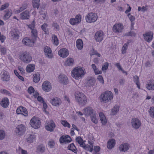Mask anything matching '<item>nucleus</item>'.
Segmentation results:
<instances>
[{
    "instance_id": "nucleus-1",
    "label": "nucleus",
    "mask_w": 154,
    "mask_h": 154,
    "mask_svg": "<svg viewBox=\"0 0 154 154\" xmlns=\"http://www.w3.org/2000/svg\"><path fill=\"white\" fill-rule=\"evenodd\" d=\"M75 100L80 105L84 106L87 102V98L83 93L76 92L75 94Z\"/></svg>"
},
{
    "instance_id": "nucleus-2",
    "label": "nucleus",
    "mask_w": 154,
    "mask_h": 154,
    "mask_svg": "<svg viewBox=\"0 0 154 154\" xmlns=\"http://www.w3.org/2000/svg\"><path fill=\"white\" fill-rule=\"evenodd\" d=\"M19 58L23 63H29L32 60L31 55L26 51H22L20 53Z\"/></svg>"
},
{
    "instance_id": "nucleus-3",
    "label": "nucleus",
    "mask_w": 154,
    "mask_h": 154,
    "mask_svg": "<svg viewBox=\"0 0 154 154\" xmlns=\"http://www.w3.org/2000/svg\"><path fill=\"white\" fill-rule=\"evenodd\" d=\"M113 95L112 93L109 91H106L102 93L100 96V101L101 102L106 103L112 99Z\"/></svg>"
},
{
    "instance_id": "nucleus-4",
    "label": "nucleus",
    "mask_w": 154,
    "mask_h": 154,
    "mask_svg": "<svg viewBox=\"0 0 154 154\" xmlns=\"http://www.w3.org/2000/svg\"><path fill=\"white\" fill-rule=\"evenodd\" d=\"M84 74V71L81 68L75 67L72 71V75L76 79H80Z\"/></svg>"
},
{
    "instance_id": "nucleus-5",
    "label": "nucleus",
    "mask_w": 154,
    "mask_h": 154,
    "mask_svg": "<svg viewBox=\"0 0 154 154\" xmlns=\"http://www.w3.org/2000/svg\"><path fill=\"white\" fill-rule=\"evenodd\" d=\"M30 124L32 127L35 129H37L40 128L41 122L39 118L34 117L30 120Z\"/></svg>"
},
{
    "instance_id": "nucleus-6",
    "label": "nucleus",
    "mask_w": 154,
    "mask_h": 154,
    "mask_svg": "<svg viewBox=\"0 0 154 154\" xmlns=\"http://www.w3.org/2000/svg\"><path fill=\"white\" fill-rule=\"evenodd\" d=\"M98 18L95 13L90 12L85 17V19L87 22L91 23L94 22L97 20Z\"/></svg>"
},
{
    "instance_id": "nucleus-7",
    "label": "nucleus",
    "mask_w": 154,
    "mask_h": 154,
    "mask_svg": "<svg viewBox=\"0 0 154 154\" xmlns=\"http://www.w3.org/2000/svg\"><path fill=\"white\" fill-rule=\"evenodd\" d=\"M141 120L137 118L134 117L131 120V125L133 128L137 129L140 128L141 125Z\"/></svg>"
},
{
    "instance_id": "nucleus-8",
    "label": "nucleus",
    "mask_w": 154,
    "mask_h": 154,
    "mask_svg": "<svg viewBox=\"0 0 154 154\" xmlns=\"http://www.w3.org/2000/svg\"><path fill=\"white\" fill-rule=\"evenodd\" d=\"M94 143V140H93V139H92V140L89 139L88 141V144H87L86 145L85 143L82 147L86 151H89L90 152H92L93 150Z\"/></svg>"
},
{
    "instance_id": "nucleus-9",
    "label": "nucleus",
    "mask_w": 154,
    "mask_h": 154,
    "mask_svg": "<svg viewBox=\"0 0 154 154\" xmlns=\"http://www.w3.org/2000/svg\"><path fill=\"white\" fill-rule=\"evenodd\" d=\"M26 127L23 124H20L17 126L15 129V133L18 136L23 135L26 131Z\"/></svg>"
},
{
    "instance_id": "nucleus-10",
    "label": "nucleus",
    "mask_w": 154,
    "mask_h": 154,
    "mask_svg": "<svg viewBox=\"0 0 154 154\" xmlns=\"http://www.w3.org/2000/svg\"><path fill=\"white\" fill-rule=\"evenodd\" d=\"M124 26L121 23L116 24L113 26L112 29L113 32L116 33H119L122 32Z\"/></svg>"
},
{
    "instance_id": "nucleus-11",
    "label": "nucleus",
    "mask_w": 154,
    "mask_h": 154,
    "mask_svg": "<svg viewBox=\"0 0 154 154\" xmlns=\"http://www.w3.org/2000/svg\"><path fill=\"white\" fill-rule=\"evenodd\" d=\"M82 16L81 15H77L75 18H71L69 20V23L72 25H76L81 21Z\"/></svg>"
},
{
    "instance_id": "nucleus-12",
    "label": "nucleus",
    "mask_w": 154,
    "mask_h": 154,
    "mask_svg": "<svg viewBox=\"0 0 154 154\" xmlns=\"http://www.w3.org/2000/svg\"><path fill=\"white\" fill-rule=\"evenodd\" d=\"M47 125H45V128L48 131L53 132L56 127V125L53 120H51L48 122Z\"/></svg>"
},
{
    "instance_id": "nucleus-13",
    "label": "nucleus",
    "mask_w": 154,
    "mask_h": 154,
    "mask_svg": "<svg viewBox=\"0 0 154 154\" xmlns=\"http://www.w3.org/2000/svg\"><path fill=\"white\" fill-rule=\"evenodd\" d=\"M16 113L17 114H21L25 117L28 116V111L27 109L22 106L17 108L16 110Z\"/></svg>"
},
{
    "instance_id": "nucleus-14",
    "label": "nucleus",
    "mask_w": 154,
    "mask_h": 154,
    "mask_svg": "<svg viewBox=\"0 0 154 154\" xmlns=\"http://www.w3.org/2000/svg\"><path fill=\"white\" fill-rule=\"evenodd\" d=\"M103 32L101 31L97 32L94 35V38L97 42H101L103 39Z\"/></svg>"
},
{
    "instance_id": "nucleus-15",
    "label": "nucleus",
    "mask_w": 154,
    "mask_h": 154,
    "mask_svg": "<svg viewBox=\"0 0 154 154\" xmlns=\"http://www.w3.org/2000/svg\"><path fill=\"white\" fill-rule=\"evenodd\" d=\"M83 113L86 116H91L95 113L93 108L91 107H87L83 110Z\"/></svg>"
},
{
    "instance_id": "nucleus-16",
    "label": "nucleus",
    "mask_w": 154,
    "mask_h": 154,
    "mask_svg": "<svg viewBox=\"0 0 154 154\" xmlns=\"http://www.w3.org/2000/svg\"><path fill=\"white\" fill-rule=\"evenodd\" d=\"M72 140L71 137L68 135H63L59 139V141L60 143H69Z\"/></svg>"
},
{
    "instance_id": "nucleus-17",
    "label": "nucleus",
    "mask_w": 154,
    "mask_h": 154,
    "mask_svg": "<svg viewBox=\"0 0 154 154\" xmlns=\"http://www.w3.org/2000/svg\"><path fill=\"white\" fill-rule=\"evenodd\" d=\"M30 15L29 11L28 10H26L20 14V18L23 20H28L29 19Z\"/></svg>"
},
{
    "instance_id": "nucleus-18",
    "label": "nucleus",
    "mask_w": 154,
    "mask_h": 154,
    "mask_svg": "<svg viewBox=\"0 0 154 154\" xmlns=\"http://www.w3.org/2000/svg\"><path fill=\"white\" fill-rule=\"evenodd\" d=\"M42 88L44 91L48 92L51 89V84L48 81H45L43 83Z\"/></svg>"
},
{
    "instance_id": "nucleus-19",
    "label": "nucleus",
    "mask_w": 154,
    "mask_h": 154,
    "mask_svg": "<svg viewBox=\"0 0 154 154\" xmlns=\"http://www.w3.org/2000/svg\"><path fill=\"white\" fill-rule=\"evenodd\" d=\"M153 34L151 32H146L143 34L144 39L146 42H150L152 39Z\"/></svg>"
},
{
    "instance_id": "nucleus-20",
    "label": "nucleus",
    "mask_w": 154,
    "mask_h": 154,
    "mask_svg": "<svg viewBox=\"0 0 154 154\" xmlns=\"http://www.w3.org/2000/svg\"><path fill=\"white\" fill-rule=\"evenodd\" d=\"M1 78L3 81L7 82L9 80L10 76L8 72L5 70H4L1 75Z\"/></svg>"
},
{
    "instance_id": "nucleus-21",
    "label": "nucleus",
    "mask_w": 154,
    "mask_h": 154,
    "mask_svg": "<svg viewBox=\"0 0 154 154\" xmlns=\"http://www.w3.org/2000/svg\"><path fill=\"white\" fill-rule=\"evenodd\" d=\"M22 42L23 44L28 46H32L34 44V41L28 37L24 38Z\"/></svg>"
},
{
    "instance_id": "nucleus-22",
    "label": "nucleus",
    "mask_w": 154,
    "mask_h": 154,
    "mask_svg": "<svg viewBox=\"0 0 154 154\" xmlns=\"http://www.w3.org/2000/svg\"><path fill=\"white\" fill-rule=\"evenodd\" d=\"M50 102L53 105L58 106L60 105L62 102L60 99L57 97H56L50 100Z\"/></svg>"
},
{
    "instance_id": "nucleus-23",
    "label": "nucleus",
    "mask_w": 154,
    "mask_h": 154,
    "mask_svg": "<svg viewBox=\"0 0 154 154\" xmlns=\"http://www.w3.org/2000/svg\"><path fill=\"white\" fill-rule=\"evenodd\" d=\"M59 55L62 57H66L69 55L68 50L66 48H62L60 49L58 52Z\"/></svg>"
},
{
    "instance_id": "nucleus-24",
    "label": "nucleus",
    "mask_w": 154,
    "mask_h": 154,
    "mask_svg": "<svg viewBox=\"0 0 154 154\" xmlns=\"http://www.w3.org/2000/svg\"><path fill=\"white\" fill-rule=\"evenodd\" d=\"M44 51L46 56L49 58L52 57V55L51 49L48 47L46 46L44 48Z\"/></svg>"
},
{
    "instance_id": "nucleus-25",
    "label": "nucleus",
    "mask_w": 154,
    "mask_h": 154,
    "mask_svg": "<svg viewBox=\"0 0 154 154\" xmlns=\"http://www.w3.org/2000/svg\"><path fill=\"white\" fill-rule=\"evenodd\" d=\"M59 79L60 82L64 84H66L68 82V79L66 76L64 74L59 75Z\"/></svg>"
},
{
    "instance_id": "nucleus-26",
    "label": "nucleus",
    "mask_w": 154,
    "mask_h": 154,
    "mask_svg": "<svg viewBox=\"0 0 154 154\" xmlns=\"http://www.w3.org/2000/svg\"><path fill=\"white\" fill-rule=\"evenodd\" d=\"M129 145L127 143L121 144L119 147V150L122 152H125L128 150L129 148Z\"/></svg>"
},
{
    "instance_id": "nucleus-27",
    "label": "nucleus",
    "mask_w": 154,
    "mask_h": 154,
    "mask_svg": "<svg viewBox=\"0 0 154 154\" xmlns=\"http://www.w3.org/2000/svg\"><path fill=\"white\" fill-rule=\"evenodd\" d=\"M0 104L2 107L4 108L7 107L9 105V101L7 97L2 99L0 102Z\"/></svg>"
},
{
    "instance_id": "nucleus-28",
    "label": "nucleus",
    "mask_w": 154,
    "mask_h": 154,
    "mask_svg": "<svg viewBox=\"0 0 154 154\" xmlns=\"http://www.w3.org/2000/svg\"><path fill=\"white\" fill-rule=\"evenodd\" d=\"M146 88L149 90H154V80L149 81L146 85Z\"/></svg>"
},
{
    "instance_id": "nucleus-29",
    "label": "nucleus",
    "mask_w": 154,
    "mask_h": 154,
    "mask_svg": "<svg viewBox=\"0 0 154 154\" xmlns=\"http://www.w3.org/2000/svg\"><path fill=\"white\" fill-rule=\"evenodd\" d=\"M31 36L33 40H36L38 37V32L35 28L31 30Z\"/></svg>"
},
{
    "instance_id": "nucleus-30",
    "label": "nucleus",
    "mask_w": 154,
    "mask_h": 154,
    "mask_svg": "<svg viewBox=\"0 0 154 154\" xmlns=\"http://www.w3.org/2000/svg\"><path fill=\"white\" fill-rule=\"evenodd\" d=\"M115 145V140L113 139H111L109 140L107 142V148L109 149L112 148Z\"/></svg>"
},
{
    "instance_id": "nucleus-31",
    "label": "nucleus",
    "mask_w": 154,
    "mask_h": 154,
    "mask_svg": "<svg viewBox=\"0 0 154 154\" xmlns=\"http://www.w3.org/2000/svg\"><path fill=\"white\" fill-rule=\"evenodd\" d=\"M6 13L3 17V19L5 20H6L12 15V11L10 9H8L5 11Z\"/></svg>"
},
{
    "instance_id": "nucleus-32",
    "label": "nucleus",
    "mask_w": 154,
    "mask_h": 154,
    "mask_svg": "<svg viewBox=\"0 0 154 154\" xmlns=\"http://www.w3.org/2000/svg\"><path fill=\"white\" fill-rule=\"evenodd\" d=\"M95 84V80L92 77H91L89 79L87 80L86 82L87 85L89 87H93Z\"/></svg>"
},
{
    "instance_id": "nucleus-33",
    "label": "nucleus",
    "mask_w": 154,
    "mask_h": 154,
    "mask_svg": "<svg viewBox=\"0 0 154 154\" xmlns=\"http://www.w3.org/2000/svg\"><path fill=\"white\" fill-rule=\"evenodd\" d=\"M99 115L102 124L105 125L107 122V120L103 112H100L99 113Z\"/></svg>"
},
{
    "instance_id": "nucleus-34",
    "label": "nucleus",
    "mask_w": 154,
    "mask_h": 154,
    "mask_svg": "<svg viewBox=\"0 0 154 154\" xmlns=\"http://www.w3.org/2000/svg\"><path fill=\"white\" fill-rule=\"evenodd\" d=\"M36 136L34 134L29 135L28 137L26 139V141L29 143H32L35 140Z\"/></svg>"
},
{
    "instance_id": "nucleus-35",
    "label": "nucleus",
    "mask_w": 154,
    "mask_h": 154,
    "mask_svg": "<svg viewBox=\"0 0 154 154\" xmlns=\"http://www.w3.org/2000/svg\"><path fill=\"white\" fill-rule=\"evenodd\" d=\"M76 45L77 48L79 50H81L83 46V44L82 40L79 39L76 41Z\"/></svg>"
},
{
    "instance_id": "nucleus-36",
    "label": "nucleus",
    "mask_w": 154,
    "mask_h": 154,
    "mask_svg": "<svg viewBox=\"0 0 154 154\" xmlns=\"http://www.w3.org/2000/svg\"><path fill=\"white\" fill-rule=\"evenodd\" d=\"M35 68V66L33 64H28L26 68V70L28 72H31L33 71Z\"/></svg>"
},
{
    "instance_id": "nucleus-37",
    "label": "nucleus",
    "mask_w": 154,
    "mask_h": 154,
    "mask_svg": "<svg viewBox=\"0 0 154 154\" xmlns=\"http://www.w3.org/2000/svg\"><path fill=\"white\" fill-rule=\"evenodd\" d=\"M52 41L53 44L56 46L58 45L59 44V41L57 36L55 35H52Z\"/></svg>"
},
{
    "instance_id": "nucleus-38",
    "label": "nucleus",
    "mask_w": 154,
    "mask_h": 154,
    "mask_svg": "<svg viewBox=\"0 0 154 154\" xmlns=\"http://www.w3.org/2000/svg\"><path fill=\"white\" fill-rule=\"evenodd\" d=\"M68 149L74 152L75 153H77V149L73 143H72L69 145L68 147Z\"/></svg>"
},
{
    "instance_id": "nucleus-39",
    "label": "nucleus",
    "mask_w": 154,
    "mask_h": 154,
    "mask_svg": "<svg viewBox=\"0 0 154 154\" xmlns=\"http://www.w3.org/2000/svg\"><path fill=\"white\" fill-rule=\"evenodd\" d=\"M74 63V60L72 58H67L65 61V64L66 66H71Z\"/></svg>"
},
{
    "instance_id": "nucleus-40",
    "label": "nucleus",
    "mask_w": 154,
    "mask_h": 154,
    "mask_svg": "<svg viewBox=\"0 0 154 154\" xmlns=\"http://www.w3.org/2000/svg\"><path fill=\"white\" fill-rule=\"evenodd\" d=\"M76 141L79 145L80 146L82 147L83 145L85 142V141H84L80 137H78L75 139Z\"/></svg>"
},
{
    "instance_id": "nucleus-41",
    "label": "nucleus",
    "mask_w": 154,
    "mask_h": 154,
    "mask_svg": "<svg viewBox=\"0 0 154 154\" xmlns=\"http://www.w3.org/2000/svg\"><path fill=\"white\" fill-rule=\"evenodd\" d=\"M48 26V24L45 23H44L41 26V29L45 34H48L49 33V31L47 28Z\"/></svg>"
},
{
    "instance_id": "nucleus-42",
    "label": "nucleus",
    "mask_w": 154,
    "mask_h": 154,
    "mask_svg": "<svg viewBox=\"0 0 154 154\" xmlns=\"http://www.w3.org/2000/svg\"><path fill=\"white\" fill-rule=\"evenodd\" d=\"M136 35V33L133 31H130L123 34V36H131L135 37Z\"/></svg>"
},
{
    "instance_id": "nucleus-43",
    "label": "nucleus",
    "mask_w": 154,
    "mask_h": 154,
    "mask_svg": "<svg viewBox=\"0 0 154 154\" xmlns=\"http://www.w3.org/2000/svg\"><path fill=\"white\" fill-rule=\"evenodd\" d=\"M45 146L42 144L38 145L37 147V151L38 152L42 153L45 152Z\"/></svg>"
},
{
    "instance_id": "nucleus-44",
    "label": "nucleus",
    "mask_w": 154,
    "mask_h": 154,
    "mask_svg": "<svg viewBox=\"0 0 154 154\" xmlns=\"http://www.w3.org/2000/svg\"><path fill=\"white\" fill-rule=\"evenodd\" d=\"M33 82L35 83L38 82L40 81V74L38 73H37L33 74Z\"/></svg>"
},
{
    "instance_id": "nucleus-45",
    "label": "nucleus",
    "mask_w": 154,
    "mask_h": 154,
    "mask_svg": "<svg viewBox=\"0 0 154 154\" xmlns=\"http://www.w3.org/2000/svg\"><path fill=\"white\" fill-rule=\"evenodd\" d=\"M119 107L117 105H115L112 109L111 114L112 115L116 114L119 110Z\"/></svg>"
},
{
    "instance_id": "nucleus-46",
    "label": "nucleus",
    "mask_w": 154,
    "mask_h": 154,
    "mask_svg": "<svg viewBox=\"0 0 154 154\" xmlns=\"http://www.w3.org/2000/svg\"><path fill=\"white\" fill-rule=\"evenodd\" d=\"M130 42H127L122 47V54H125L126 53V50L127 49L128 45H129Z\"/></svg>"
},
{
    "instance_id": "nucleus-47",
    "label": "nucleus",
    "mask_w": 154,
    "mask_h": 154,
    "mask_svg": "<svg viewBox=\"0 0 154 154\" xmlns=\"http://www.w3.org/2000/svg\"><path fill=\"white\" fill-rule=\"evenodd\" d=\"M129 16H130L129 17V18L131 22V30H132L134 29V24L135 18L134 16L131 15L130 14H129L128 15V17H129Z\"/></svg>"
},
{
    "instance_id": "nucleus-48",
    "label": "nucleus",
    "mask_w": 154,
    "mask_h": 154,
    "mask_svg": "<svg viewBox=\"0 0 154 154\" xmlns=\"http://www.w3.org/2000/svg\"><path fill=\"white\" fill-rule=\"evenodd\" d=\"M92 115H91L90 117L91 121L95 124H97L98 123V120L96 118V114L95 113L93 114Z\"/></svg>"
},
{
    "instance_id": "nucleus-49",
    "label": "nucleus",
    "mask_w": 154,
    "mask_h": 154,
    "mask_svg": "<svg viewBox=\"0 0 154 154\" xmlns=\"http://www.w3.org/2000/svg\"><path fill=\"white\" fill-rule=\"evenodd\" d=\"M27 26L30 29V30L32 29H35V21L33 20L32 21L31 23L29 25H27Z\"/></svg>"
},
{
    "instance_id": "nucleus-50",
    "label": "nucleus",
    "mask_w": 154,
    "mask_h": 154,
    "mask_svg": "<svg viewBox=\"0 0 154 154\" xmlns=\"http://www.w3.org/2000/svg\"><path fill=\"white\" fill-rule=\"evenodd\" d=\"M149 112L150 116L154 118V107H151L150 108Z\"/></svg>"
},
{
    "instance_id": "nucleus-51",
    "label": "nucleus",
    "mask_w": 154,
    "mask_h": 154,
    "mask_svg": "<svg viewBox=\"0 0 154 154\" xmlns=\"http://www.w3.org/2000/svg\"><path fill=\"white\" fill-rule=\"evenodd\" d=\"M55 142L54 140L51 139L48 143V145L50 148H52L55 145Z\"/></svg>"
},
{
    "instance_id": "nucleus-52",
    "label": "nucleus",
    "mask_w": 154,
    "mask_h": 154,
    "mask_svg": "<svg viewBox=\"0 0 154 154\" xmlns=\"http://www.w3.org/2000/svg\"><path fill=\"white\" fill-rule=\"evenodd\" d=\"M27 8V5L24 4L22 7L20 8L19 10L16 11L17 13H19L22 11Z\"/></svg>"
},
{
    "instance_id": "nucleus-53",
    "label": "nucleus",
    "mask_w": 154,
    "mask_h": 154,
    "mask_svg": "<svg viewBox=\"0 0 154 154\" xmlns=\"http://www.w3.org/2000/svg\"><path fill=\"white\" fill-rule=\"evenodd\" d=\"M109 66V63H108L107 62H105L102 66V70L103 71L106 70L108 69Z\"/></svg>"
},
{
    "instance_id": "nucleus-54",
    "label": "nucleus",
    "mask_w": 154,
    "mask_h": 154,
    "mask_svg": "<svg viewBox=\"0 0 154 154\" xmlns=\"http://www.w3.org/2000/svg\"><path fill=\"white\" fill-rule=\"evenodd\" d=\"M11 36L14 38L18 39L19 38V35L16 32H14L13 31H11Z\"/></svg>"
},
{
    "instance_id": "nucleus-55",
    "label": "nucleus",
    "mask_w": 154,
    "mask_h": 154,
    "mask_svg": "<svg viewBox=\"0 0 154 154\" xmlns=\"http://www.w3.org/2000/svg\"><path fill=\"white\" fill-rule=\"evenodd\" d=\"M9 4L8 3H6L4 4L1 6L0 8V10L3 11L9 7Z\"/></svg>"
},
{
    "instance_id": "nucleus-56",
    "label": "nucleus",
    "mask_w": 154,
    "mask_h": 154,
    "mask_svg": "<svg viewBox=\"0 0 154 154\" xmlns=\"http://www.w3.org/2000/svg\"><path fill=\"white\" fill-rule=\"evenodd\" d=\"M5 136V132L3 130H0V140H2L4 138Z\"/></svg>"
},
{
    "instance_id": "nucleus-57",
    "label": "nucleus",
    "mask_w": 154,
    "mask_h": 154,
    "mask_svg": "<svg viewBox=\"0 0 154 154\" xmlns=\"http://www.w3.org/2000/svg\"><path fill=\"white\" fill-rule=\"evenodd\" d=\"M52 25V26L54 27L55 30L58 31L60 29L59 26L57 23L53 22Z\"/></svg>"
},
{
    "instance_id": "nucleus-58",
    "label": "nucleus",
    "mask_w": 154,
    "mask_h": 154,
    "mask_svg": "<svg viewBox=\"0 0 154 154\" xmlns=\"http://www.w3.org/2000/svg\"><path fill=\"white\" fill-rule=\"evenodd\" d=\"M61 123L62 124L64 127H67L68 128L70 127V125L69 123L67 122L66 121L63 120L61 122Z\"/></svg>"
},
{
    "instance_id": "nucleus-59",
    "label": "nucleus",
    "mask_w": 154,
    "mask_h": 154,
    "mask_svg": "<svg viewBox=\"0 0 154 154\" xmlns=\"http://www.w3.org/2000/svg\"><path fill=\"white\" fill-rule=\"evenodd\" d=\"M106 0H93L95 4H102L104 3Z\"/></svg>"
},
{
    "instance_id": "nucleus-60",
    "label": "nucleus",
    "mask_w": 154,
    "mask_h": 154,
    "mask_svg": "<svg viewBox=\"0 0 154 154\" xmlns=\"http://www.w3.org/2000/svg\"><path fill=\"white\" fill-rule=\"evenodd\" d=\"M97 79L102 84H104V81L103 80V78L101 75H99L97 77Z\"/></svg>"
},
{
    "instance_id": "nucleus-61",
    "label": "nucleus",
    "mask_w": 154,
    "mask_h": 154,
    "mask_svg": "<svg viewBox=\"0 0 154 154\" xmlns=\"http://www.w3.org/2000/svg\"><path fill=\"white\" fill-rule=\"evenodd\" d=\"M100 150V148L98 146H94V150L95 153L94 154H96L97 152H99ZM93 154H94L93 153Z\"/></svg>"
},
{
    "instance_id": "nucleus-62",
    "label": "nucleus",
    "mask_w": 154,
    "mask_h": 154,
    "mask_svg": "<svg viewBox=\"0 0 154 154\" xmlns=\"http://www.w3.org/2000/svg\"><path fill=\"white\" fill-rule=\"evenodd\" d=\"M39 2H35V1L33 2L32 4L33 8H36L37 9H38L39 8Z\"/></svg>"
},
{
    "instance_id": "nucleus-63",
    "label": "nucleus",
    "mask_w": 154,
    "mask_h": 154,
    "mask_svg": "<svg viewBox=\"0 0 154 154\" xmlns=\"http://www.w3.org/2000/svg\"><path fill=\"white\" fill-rule=\"evenodd\" d=\"M134 78L136 79V80L135 81V82H136V84L137 85V87L139 89H140V84H139V82L138 81V79H139L138 77L137 76H136V77H134Z\"/></svg>"
},
{
    "instance_id": "nucleus-64",
    "label": "nucleus",
    "mask_w": 154,
    "mask_h": 154,
    "mask_svg": "<svg viewBox=\"0 0 154 154\" xmlns=\"http://www.w3.org/2000/svg\"><path fill=\"white\" fill-rule=\"evenodd\" d=\"M28 91L29 94H31L34 91V89L31 86L29 88Z\"/></svg>"
}]
</instances>
